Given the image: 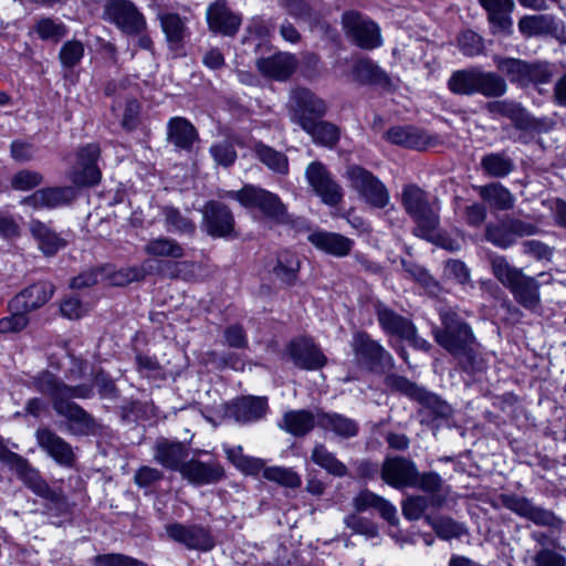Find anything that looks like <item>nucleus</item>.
<instances>
[{
  "instance_id": "nucleus-1",
  "label": "nucleus",
  "mask_w": 566,
  "mask_h": 566,
  "mask_svg": "<svg viewBox=\"0 0 566 566\" xmlns=\"http://www.w3.org/2000/svg\"><path fill=\"white\" fill-rule=\"evenodd\" d=\"M440 319L441 326L432 332L434 340L458 359L464 371L481 370L483 363L471 326L451 310L441 311Z\"/></svg>"
},
{
  "instance_id": "nucleus-2",
  "label": "nucleus",
  "mask_w": 566,
  "mask_h": 566,
  "mask_svg": "<svg viewBox=\"0 0 566 566\" xmlns=\"http://www.w3.org/2000/svg\"><path fill=\"white\" fill-rule=\"evenodd\" d=\"M493 275L512 293L516 303L525 310L535 312L541 306V284L553 282V275L541 272L537 277L526 275L522 269L515 268L503 255L490 256Z\"/></svg>"
},
{
  "instance_id": "nucleus-3",
  "label": "nucleus",
  "mask_w": 566,
  "mask_h": 566,
  "mask_svg": "<svg viewBox=\"0 0 566 566\" xmlns=\"http://www.w3.org/2000/svg\"><path fill=\"white\" fill-rule=\"evenodd\" d=\"M448 88L455 95L471 96L481 94L485 97H500L506 93L505 80L480 67L454 71L448 80Z\"/></svg>"
},
{
  "instance_id": "nucleus-4",
  "label": "nucleus",
  "mask_w": 566,
  "mask_h": 566,
  "mask_svg": "<svg viewBox=\"0 0 566 566\" xmlns=\"http://www.w3.org/2000/svg\"><path fill=\"white\" fill-rule=\"evenodd\" d=\"M401 205L416 223L413 233L419 238L432 240L440 218L438 210L430 205L428 193L417 185H406L401 191Z\"/></svg>"
},
{
  "instance_id": "nucleus-5",
  "label": "nucleus",
  "mask_w": 566,
  "mask_h": 566,
  "mask_svg": "<svg viewBox=\"0 0 566 566\" xmlns=\"http://www.w3.org/2000/svg\"><path fill=\"white\" fill-rule=\"evenodd\" d=\"M233 198L247 208L259 209L265 217L276 222L284 223L289 221L285 205L279 196L265 189L248 185L234 192Z\"/></svg>"
},
{
  "instance_id": "nucleus-6",
  "label": "nucleus",
  "mask_w": 566,
  "mask_h": 566,
  "mask_svg": "<svg viewBox=\"0 0 566 566\" xmlns=\"http://www.w3.org/2000/svg\"><path fill=\"white\" fill-rule=\"evenodd\" d=\"M349 186L355 189L359 196L375 208H385L390 200L387 187L367 169L352 165L345 174Z\"/></svg>"
},
{
  "instance_id": "nucleus-7",
  "label": "nucleus",
  "mask_w": 566,
  "mask_h": 566,
  "mask_svg": "<svg viewBox=\"0 0 566 566\" xmlns=\"http://www.w3.org/2000/svg\"><path fill=\"white\" fill-rule=\"evenodd\" d=\"M101 156L98 144L92 143L80 147L75 161L71 166L67 178L76 187H93L101 181L102 172L97 166Z\"/></svg>"
},
{
  "instance_id": "nucleus-8",
  "label": "nucleus",
  "mask_w": 566,
  "mask_h": 566,
  "mask_svg": "<svg viewBox=\"0 0 566 566\" xmlns=\"http://www.w3.org/2000/svg\"><path fill=\"white\" fill-rule=\"evenodd\" d=\"M35 388L51 397L52 405L62 401L67 405H76L72 399H88L93 396L90 385L69 386L51 373H42L34 380Z\"/></svg>"
},
{
  "instance_id": "nucleus-9",
  "label": "nucleus",
  "mask_w": 566,
  "mask_h": 566,
  "mask_svg": "<svg viewBox=\"0 0 566 566\" xmlns=\"http://www.w3.org/2000/svg\"><path fill=\"white\" fill-rule=\"evenodd\" d=\"M342 23L348 38L365 50H373L381 45L379 27L358 12L347 11L342 17Z\"/></svg>"
},
{
  "instance_id": "nucleus-10",
  "label": "nucleus",
  "mask_w": 566,
  "mask_h": 566,
  "mask_svg": "<svg viewBox=\"0 0 566 566\" xmlns=\"http://www.w3.org/2000/svg\"><path fill=\"white\" fill-rule=\"evenodd\" d=\"M289 106L291 119L301 127H304L305 123L323 117L327 109L326 103L321 97L304 87H297L291 92Z\"/></svg>"
},
{
  "instance_id": "nucleus-11",
  "label": "nucleus",
  "mask_w": 566,
  "mask_h": 566,
  "mask_svg": "<svg viewBox=\"0 0 566 566\" xmlns=\"http://www.w3.org/2000/svg\"><path fill=\"white\" fill-rule=\"evenodd\" d=\"M53 409L66 420V431L72 436H98L103 432V424L80 405L57 401L53 403Z\"/></svg>"
},
{
  "instance_id": "nucleus-12",
  "label": "nucleus",
  "mask_w": 566,
  "mask_h": 566,
  "mask_svg": "<svg viewBox=\"0 0 566 566\" xmlns=\"http://www.w3.org/2000/svg\"><path fill=\"white\" fill-rule=\"evenodd\" d=\"M305 177L315 195L325 205L334 207L342 201L343 188L321 161L311 163L305 169Z\"/></svg>"
},
{
  "instance_id": "nucleus-13",
  "label": "nucleus",
  "mask_w": 566,
  "mask_h": 566,
  "mask_svg": "<svg viewBox=\"0 0 566 566\" xmlns=\"http://www.w3.org/2000/svg\"><path fill=\"white\" fill-rule=\"evenodd\" d=\"M501 504L516 515L538 526L559 527L562 521L549 510L535 505L530 499L517 494H501Z\"/></svg>"
},
{
  "instance_id": "nucleus-14",
  "label": "nucleus",
  "mask_w": 566,
  "mask_h": 566,
  "mask_svg": "<svg viewBox=\"0 0 566 566\" xmlns=\"http://www.w3.org/2000/svg\"><path fill=\"white\" fill-rule=\"evenodd\" d=\"M104 17L127 34H137L145 28V19L129 0H108Z\"/></svg>"
},
{
  "instance_id": "nucleus-15",
  "label": "nucleus",
  "mask_w": 566,
  "mask_h": 566,
  "mask_svg": "<svg viewBox=\"0 0 566 566\" xmlns=\"http://www.w3.org/2000/svg\"><path fill=\"white\" fill-rule=\"evenodd\" d=\"M352 347L356 357L366 363L371 369L385 371L394 367V358L390 353L367 333H356Z\"/></svg>"
},
{
  "instance_id": "nucleus-16",
  "label": "nucleus",
  "mask_w": 566,
  "mask_h": 566,
  "mask_svg": "<svg viewBox=\"0 0 566 566\" xmlns=\"http://www.w3.org/2000/svg\"><path fill=\"white\" fill-rule=\"evenodd\" d=\"M202 229L212 238H228L234 232V217L222 202L210 200L201 209Z\"/></svg>"
},
{
  "instance_id": "nucleus-17",
  "label": "nucleus",
  "mask_w": 566,
  "mask_h": 566,
  "mask_svg": "<svg viewBox=\"0 0 566 566\" xmlns=\"http://www.w3.org/2000/svg\"><path fill=\"white\" fill-rule=\"evenodd\" d=\"M416 463L403 457H388L384 460L380 476L385 483L395 488H411L417 478Z\"/></svg>"
},
{
  "instance_id": "nucleus-18",
  "label": "nucleus",
  "mask_w": 566,
  "mask_h": 566,
  "mask_svg": "<svg viewBox=\"0 0 566 566\" xmlns=\"http://www.w3.org/2000/svg\"><path fill=\"white\" fill-rule=\"evenodd\" d=\"M180 474L190 484L202 486L222 481L226 478V470L218 461L203 462L192 458L182 464Z\"/></svg>"
},
{
  "instance_id": "nucleus-19",
  "label": "nucleus",
  "mask_w": 566,
  "mask_h": 566,
  "mask_svg": "<svg viewBox=\"0 0 566 566\" xmlns=\"http://www.w3.org/2000/svg\"><path fill=\"white\" fill-rule=\"evenodd\" d=\"M170 538L189 549L208 552L213 548L214 541L208 530L200 525L170 524L166 527Z\"/></svg>"
},
{
  "instance_id": "nucleus-20",
  "label": "nucleus",
  "mask_w": 566,
  "mask_h": 566,
  "mask_svg": "<svg viewBox=\"0 0 566 566\" xmlns=\"http://www.w3.org/2000/svg\"><path fill=\"white\" fill-rule=\"evenodd\" d=\"M76 195V190L72 186L46 187L24 197L21 203L33 209H55L70 205Z\"/></svg>"
},
{
  "instance_id": "nucleus-21",
  "label": "nucleus",
  "mask_w": 566,
  "mask_h": 566,
  "mask_svg": "<svg viewBox=\"0 0 566 566\" xmlns=\"http://www.w3.org/2000/svg\"><path fill=\"white\" fill-rule=\"evenodd\" d=\"M307 240L321 252L339 259L349 255L355 244L350 238L326 230L312 231Z\"/></svg>"
},
{
  "instance_id": "nucleus-22",
  "label": "nucleus",
  "mask_w": 566,
  "mask_h": 566,
  "mask_svg": "<svg viewBox=\"0 0 566 566\" xmlns=\"http://www.w3.org/2000/svg\"><path fill=\"white\" fill-rule=\"evenodd\" d=\"M38 444L56 463L72 467L75 461L73 449L69 442L48 428H39L35 432Z\"/></svg>"
},
{
  "instance_id": "nucleus-23",
  "label": "nucleus",
  "mask_w": 566,
  "mask_h": 566,
  "mask_svg": "<svg viewBox=\"0 0 566 566\" xmlns=\"http://www.w3.org/2000/svg\"><path fill=\"white\" fill-rule=\"evenodd\" d=\"M54 290V285L50 282L32 284L10 301L9 308L24 313L36 310L52 297Z\"/></svg>"
},
{
  "instance_id": "nucleus-24",
  "label": "nucleus",
  "mask_w": 566,
  "mask_h": 566,
  "mask_svg": "<svg viewBox=\"0 0 566 566\" xmlns=\"http://www.w3.org/2000/svg\"><path fill=\"white\" fill-rule=\"evenodd\" d=\"M488 13V22L493 34L512 33L513 20L511 14L515 8L513 0H478Z\"/></svg>"
},
{
  "instance_id": "nucleus-25",
  "label": "nucleus",
  "mask_w": 566,
  "mask_h": 566,
  "mask_svg": "<svg viewBox=\"0 0 566 566\" xmlns=\"http://www.w3.org/2000/svg\"><path fill=\"white\" fill-rule=\"evenodd\" d=\"M255 65L262 75L285 81L295 72L297 61L293 54L280 52L269 57L258 59Z\"/></svg>"
},
{
  "instance_id": "nucleus-26",
  "label": "nucleus",
  "mask_w": 566,
  "mask_h": 566,
  "mask_svg": "<svg viewBox=\"0 0 566 566\" xmlns=\"http://www.w3.org/2000/svg\"><path fill=\"white\" fill-rule=\"evenodd\" d=\"M375 313L379 325L386 334L397 336L401 339L411 337L413 332V323L396 313L381 302L375 304Z\"/></svg>"
},
{
  "instance_id": "nucleus-27",
  "label": "nucleus",
  "mask_w": 566,
  "mask_h": 566,
  "mask_svg": "<svg viewBox=\"0 0 566 566\" xmlns=\"http://www.w3.org/2000/svg\"><path fill=\"white\" fill-rule=\"evenodd\" d=\"M316 424L325 430L333 432L342 439H352L358 434L359 426L356 420L337 412H325L316 410Z\"/></svg>"
},
{
  "instance_id": "nucleus-28",
  "label": "nucleus",
  "mask_w": 566,
  "mask_h": 566,
  "mask_svg": "<svg viewBox=\"0 0 566 566\" xmlns=\"http://www.w3.org/2000/svg\"><path fill=\"white\" fill-rule=\"evenodd\" d=\"M207 21L212 32L227 36H233L241 24V18L222 2H216L208 8Z\"/></svg>"
},
{
  "instance_id": "nucleus-29",
  "label": "nucleus",
  "mask_w": 566,
  "mask_h": 566,
  "mask_svg": "<svg viewBox=\"0 0 566 566\" xmlns=\"http://www.w3.org/2000/svg\"><path fill=\"white\" fill-rule=\"evenodd\" d=\"M290 355L294 364L304 369H318L326 364V357L308 338H300L291 343Z\"/></svg>"
},
{
  "instance_id": "nucleus-30",
  "label": "nucleus",
  "mask_w": 566,
  "mask_h": 566,
  "mask_svg": "<svg viewBox=\"0 0 566 566\" xmlns=\"http://www.w3.org/2000/svg\"><path fill=\"white\" fill-rule=\"evenodd\" d=\"M385 137L391 144L417 150L427 149L433 143L426 132L413 126L391 127L386 132Z\"/></svg>"
},
{
  "instance_id": "nucleus-31",
  "label": "nucleus",
  "mask_w": 566,
  "mask_h": 566,
  "mask_svg": "<svg viewBox=\"0 0 566 566\" xmlns=\"http://www.w3.org/2000/svg\"><path fill=\"white\" fill-rule=\"evenodd\" d=\"M12 469L15 470L19 479L38 496L52 502L59 501L57 493L49 486L41 478L40 472L31 467L27 459L21 458Z\"/></svg>"
},
{
  "instance_id": "nucleus-32",
  "label": "nucleus",
  "mask_w": 566,
  "mask_h": 566,
  "mask_svg": "<svg viewBox=\"0 0 566 566\" xmlns=\"http://www.w3.org/2000/svg\"><path fill=\"white\" fill-rule=\"evenodd\" d=\"M229 410L238 422L247 423L263 418L268 410V402L263 397H241L230 405Z\"/></svg>"
},
{
  "instance_id": "nucleus-33",
  "label": "nucleus",
  "mask_w": 566,
  "mask_h": 566,
  "mask_svg": "<svg viewBox=\"0 0 566 566\" xmlns=\"http://www.w3.org/2000/svg\"><path fill=\"white\" fill-rule=\"evenodd\" d=\"M353 506L356 512H365L368 509H375L379 512L381 517L390 524L398 523L396 507L382 496L377 495L367 489L360 491L353 499Z\"/></svg>"
},
{
  "instance_id": "nucleus-34",
  "label": "nucleus",
  "mask_w": 566,
  "mask_h": 566,
  "mask_svg": "<svg viewBox=\"0 0 566 566\" xmlns=\"http://www.w3.org/2000/svg\"><path fill=\"white\" fill-rule=\"evenodd\" d=\"M187 457L188 450L181 442L163 439L155 446V460L163 467L179 473Z\"/></svg>"
},
{
  "instance_id": "nucleus-35",
  "label": "nucleus",
  "mask_w": 566,
  "mask_h": 566,
  "mask_svg": "<svg viewBox=\"0 0 566 566\" xmlns=\"http://www.w3.org/2000/svg\"><path fill=\"white\" fill-rule=\"evenodd\" d=\"M29 230L32 238L36 241L39 249L48 256L54 255L65 245V241L46 223L40 220H31Z\"/></svg>"
},
{
  "instance_id": "nucleus-36",
  "label": "nucleus",
  "mask_w": 566,
  "mask_h": 566,
  "mask_svg": "<svg viewBox=\"0 0 566 566\" xmlns=\"http://www.w3.org/2000/svg\"><path fill=\"white\" fill-rule=\"evenodd\" d=\"M197 138V129L186 118L174 117L169 120L167 139L175 147L189 150Z\"/></svg>"
},
{
  "instance_id": "nucleus-37",
  "label": "nucleus",
  "mask_w": 566,
  "mask_h": 566,
  "mask_svg": "<svg viewBox=\"0 0 566 566\" xmlns=\"http://www.w3.org/2000/svg\"><path fill=\"white\" fill-rule=\"evenodd\" d=\"M144 252L151 258L179 260L185 258V248L175 239L169 237H157L150 239L144 245Z\"/></svg>"
},
{
  "instance_id": "nucleus-38",
  "label": "nucleus",
  "mask_w": 566,
  "mask_h": 566,
  "mask_svg": "<svg viewBox=\"0 0 566 566\" xmlns=\"http://www.w3.org/2000/svg\"><path fill=\"white\" fill-rule=\"evenodd\" d=\"M315 424L316 412L302 409L285 412L280 427L293 436L302 437L307 434Z\"/></svg>"
},
{
  "instance_id": "nucleus-39",
  "label": "nucleus",
  "mask_w": 566,
  "mask_h": 566,
  "mask_svg": "<svg viewBox=\"0 0 566 566\" xmlns=\"http://www.w3.org/2000/svg\"><path fill=\"white\" fill-rule=\"evenodd\" d=\"M479 196L497 210H510L515 205L514 195L499 182L478 187Z\"/></svg>"
},
{
  "instance_id": "nucleus-40",
  "label": "nucleus",
  "mask_w": 566,
  "mask_h": 566,
  "mask_svg": "<svg viewBox=\"0 0 566 566\" xmlns=\"http://www.w3.org/2000/svg\"><path fill=\"white\" fill-rule=\"evenodd\" d=\"M484 175L492 178H504L515 168L514 160L505 153H491L481 158Z\"/></svg>"
},
{
  "instance_id": "nucleus-41",
  "label": "nucleus",
  "mask_w": 566,
  "mask_h": 566,
  "mask_svg": "<svg viewBox=\"0 0 566 566\" xmlns=\"http://www.w3.org/2000/svg\"><path fill=\"white\" fill-rule=\"evenodd\" d=\"M311 460L334 476H345L347 467L335 454L327 450L323 443H316L311 453Z\"/></svg>"
},
{
  "instance_id": "nucleus-42",
  "label": "nucleus",
  "mask_w": 566,
  "mask_h": 566,
  "mask_svg": "<svg viewBox=\"0 0 566 566\" xmlns=\"http://www.w3.org/2000/svg\"><path fill=\"white\" fill-rule=\"evenodd\" d=\"M518 31L525 38L549 33L554 28V19L549 14L524 15L518 20Z\"/></svg>"
},
{
  "instance_id": "nucleus-43",
  "label": "nucleus",
  "mask_w": 566,
  "mask_h": 566,
  "mask_svg": "<svg viewBox=\"0 0 566 566\" xmlns=\"http://www.w3.org/2000/svg\"><path fill=\"white\" fill-rule=\"evenodd\" d=\"M308 135L312 136L313 140L317 144L332 147L339 139V130L337 126L332 123L323 120H313L305 123L302 127Z\"/></svg>"
},
{
  "instance_id": "nucleus-44",
  "label": "nucleus",
  "mask_w": 566,
  "mask_h": 566,
  "mask_svg": "<svg viewBox=\"0 0 566 566\" xmlns=\"http://www.w3.org/2000/svg\"><path fill=\"white\" fill-rule=\"evenodd\" d=\"M163 216L168 232H175L180 235L193 237L196 233V224L192 220L184 216L174 207H164Z\"/></svg>"
},
{
  "instance_id": "nucleus-45",
  "label": "nucleus",
  "mask_w": 566,
  "mask_h": 566,
  "mask_svg": "<svg viewBox=\"0 0 566 566\" xmlns=\"http://www.w3.org/2000/svg\"><path fill=\"white\" fill-rule=\"evenodd\" d=\"M254 153L256 158L272 171L281 175H286L289 172V160L283 153L262 143H256L254 145Z\"/></svg>"
},
{
  "instance_id": "nucleus-46",
  "label": "nucleus",
  "mask_w": 566,
  "mask_h": 566,
  "mask_svg": "<svg viewBox=\"0 0 566 566\" xmlns=\"http://www.w3.org/2000/svg\"><path fill=\"white\" fill-rule=\"evenodd\" d=\"M494 62L499 71H501L512 83L520 86H526L527 62L514 59L495 56Z\"/></svg>"
},
{
  "instance_id": "nucleus-47",
  "label": "nucleus",
  "mask_w": 566,
  "mask_h": 566,
  "mask_svg": "<svg viewBox=\"0 0 566 566\" xmlns=\"http://www.w3.org/2000/svg\"><path fill=\"white\" fill-rule=\"evenodd\" d=\"M300 265V260L294 253L283 251L277 255V264L274 266L273 273L281 282L292 285L297 279Z\"/></svg>"
},
{
  "instance_id": "nucleus-48",
  "label": "nucleus",
  "mask_w": 566,
  "mask_h": 566,
  "mask_svg": "<svg viewBox=\"0 0 566 566\" xmlns=\"http://www.w3.org/2000/svg\"><path fill=\"white\" fill-rule=\"evenodd\" d=\"M227 459L240 471L249 474H256L264 468L261 459L252 458L243 454L241 446L223 447Z\"/></svg>"
},
{
  "instance_id": "nucleus-49",
  "label": "nucleus",
  "mask_w": 566,
  "mask_h": 566,
  "mask_svg": "<svg viewBox=\"0 0 566 566\" xmlns=\"http://www.w3.org/2000/svg\"><path fill=\"white\" fill-rule=\"evenodd\" d=\"M353 74L360 83L381 84L388 81L386 73L369 59L358 60L354 64Z\"/></svg>"
},
{
  "instance_id": "nucleus-50",
  "label": "nucleus",
  "mask_w": 566,
  "mask_h": 566,
  "mask_svg": "<svg viewBox=\"0 0 566 566\" xmlns=\"http://www.w3.org/2000/svg\"><path fill=\"white\" fill-rule=\"evenodd\" d=\"M485 239L501 249H507L515 243L506 217L501 219L497 223L486 224Z\"/></svg>"
},
{
  "instance_id": "nucleus-51",
  "label": "nucleus",
  "mask_w": 566,
  "mask_h": 566,
  "mask_svg": "<svg viewBox=\"0 0 566 566\" xmlns=\"http://www.w3.org/2000/svg\"><path fill=\"white\" fill-rule=\"evenodd\" d=\"M263 476L282 486L296 489L302 484L301 476L290 468L270 467L263 470Z\"/></svg>"
},
{
  "instance_id": "nucleus-52",
  "label": "nucleus",
  "mask_w": 566,
  "mask_h": 566,
  "mask_svg": "<svg viewBox=\"0 0 566 566\" xmlns=\"http://www.w3.org/2000/svg\"><path fill=\"white\" fill-rule=\"evenodd\" d=\"M161 28L169 42H180L187 32L185 21L177 13H163L159 15Z\"/></svg>"
},
{
  "instance_id": "nucleus-53",
  "label": "nucleus",
  "mask_w": 566,
  "mask_h": 566,
  "mask_svg": "<svg viewBox=\"0 0 566 566\" xmlns=\"http://www.w3.org/2000/svg\"><path fill=\"white\" fill-rule=\"evenodd\" d=\"M564 548L552 543V547L539 548L533 556L534 566H566Z\"/></svg>"
},
{
  "instance_id": "nucleus-54",
  "label": "nucleus",
  "mask_w": 566,
  "mask_h": 566,
  "mask_svg": "<svg viewBox=\"0 0 566 566\" xmlns=\"http://www.w3.org/2000/svg\"><path fill=\"white\" fill-rule=\"evenodd\" d=\"M35 32L42 40L59 42L66 35V28L61 22L44 18L36 23Z\"/></svg>"
},
{
  "instance_id": "nucleus-55",
  "label": "nucleus",
  "mask_w": 566,
  "mask_h": 566,
  "mask_svg": "<svg viewBox=\"0 0 566 566\" xmlns=\"http://www.w3.org/2000/svg\"><path fill=\"white\" fill-rule=\"evenodd\" d=\"M200 269V264L193 261H177L165 264V273L170 279H182L185 281L195 279L196 272Z\"/></svg>"
},
{
  "instance_id": "nucleus-56",
  "label": "nucleus",
  "mask_w": 566,
  "mask_h": 566,
  "mask_svg": "<svg viewBox=\"0 0 566 566\" xmlns=\"http://www.w3.org/2000/svg\"><path fill=\"white\" fill-rule=\"evenodd\" d=\"M432 526L437 535L442 539L460 538L467 534L465 526L450 517H441Z\"/></svg>"
},
{
  "instance_id": "nucleus-57",
  "label": "nucleus",
  "mask_w": 566,
  "mask_h": 566,
  "mask_svg": "<svg viewBox=\"0 0 566 566\" xmlns=\"http://www.w3.org/2000/svg\"><path fill=\"white\" fill-rule=\"evenodd\" d=\"M489 109L513 120L516 128L520 127L526 112L520 104L509 101L491 103Z\"/></svg>"
},
{
  "instance_id": "nucleus-58",
  "label": "nucleus",
  "mask_w": 566,
  "mask_h": 566,
  "mask_svg": "<svg viewBox=\"0 0 566 566\" xmlns=\"http://www.w3.org/2000/svg\"><path fill=\"white\" fill-rule=\"evenodd\" d=\"M385 382L387 387L400 391L417 401L424 389L410 381L406 377L398 376L396 374L386 376Z\"/></svg>"
},
{
  "instance_id": "nucleus-59",
  "label": "nucleus",
  "mask_w": 566,
  "mask_h": 566,
  "mask_svg": "<svg viewBox=\"0 0 566 566\" xmlns=\"http://www.w3.org/2000/svg\"><path fill=\"white\" fill-rule=\"evenodd\" d=\"M94 566H147L144 562L120 553L99 554L93 558Z\"/></svg>"
},
{
  "instance_id": "nucleus-60",
  "label": "nucleus",
  "mask_w": 566,
  "mask_h": 566,
  "mask_svg": "<svg viewBox=\"0 0 566 566\" xmlns=\"http://www.w3.org/2000/svg\"><path fill=\"white\" fill-rule=\"evenodd\" d=\"M458 46L464 55L475 56L483 51V40L478 33L467 30L459 35Z\"/></svg>"
},
{
  "instance_id": "nucleus-61",
  "label": "nucleus",
  "mask_w": 566,
  "mask_h": 566,
  "mask_svg": "<svg viewBox=\"0 0 566 566\" xmlns=\"http://www.w3.org/2000/svg\"><path fill=\"white\" fill-rule=\"evenodd\" d=\"M344 523L354 533L364 535L367 538L378 536L377 525L365 517H360L356 514H349L344 518Z\"/></svg>"
},
{
  "instance_id": "nucleus-62",
  "label": "nucleus",
  "mask_w": 566,
  "mask_h": 566,
  "mask_svg": "<svg viewBox=\"0 0 566 566\" xmlns=\"http://www.w3.org/2000/svg\"><path fill=\"white\" fill-rule=\"evenodd\" d=\"M411 488H417L426 493L436 495L442 491L443 480L436 472L420 473L417 470V478L415 479V484Z\"/></svg>"
},
{
  "instance_id": "nucleus-63",
  "label": "nucleus",
  "mask_w": 566,
  "mask_h": 566,
  "mask_svg": "<svg viewBox=\"0 0 566 566\" xmlns=\"http://www.w3.org/2000/svg\"><path fill=\"white\" fill-rule=\"evenodd\" d=\"M43 181V176L38 171L20 170L11 179V187L15 190L28 191L31 190Z\"/></svg>"
},
{
  "instance_id": "nucleus-64",
  "label": "nucleus",
  "mask_w": 566,
  "mask_h": 566,
  "mask_svg": "<svg viewBox=\"0 0 566 566\" xmlns=\"http://www.w3.org/2000/svg\"><path fill=\"white\" fill-rule=\"evenodd\" d=\"M84 46L80 41H67L60 51V61L65 67H74L83 57Z\"/></svg>"
}]
</instances>
